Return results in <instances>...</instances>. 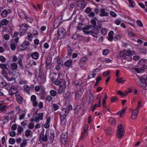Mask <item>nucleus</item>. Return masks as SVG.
Instances as JSON below:
<instances>
[{
	"label": "nucleus",
	"instance_id": "f257e3e1",
	"mask_svg": "<svg viewBox=\"0 0 147 147\" xmlns=\"http://www.w3.org/2000/svg\"><path fill=\"white\" fill-rule=\"evenodd\" d=\"M59 85L57 93L61 94L65 91L66 87V83L65 80L63 79H60V82Z\"/></svg>",
	"mask_w": 147,
	"mask_h": 147
},
{
	"label": "nucleus",
	"instance_id": "f03ea898",
	"mask_svg": "<svg viewBox=\"0 0 147 147\" xmlns=\"http://www.w3.org/2000/svg\"><path fill=\"white\" fill-rule=\"evenodd\" d=\"M124 127L121 124L118 126V129L117 132V137L119 139H120L123 137L124 134Z\"/></svg>",
	"mask_w": 147,
	"mask_h": 147
},
{
	"label": "nucleus",
	"instance_id": "7ed1b4c3",
	"mask_svg": "<svg viewBox=\"0 0 147 147\" xmlns=\"http://www.w3.org/2000/svg\"><path fill=\"white\" fill-rule=\"evenodd\" d=\"M137 77L140 81L139 85L144 88H145L147 86L146 82L147 80V75H143L141 77L137 76Z\"/></svg>",
	"mask_w": 147,
	"mask_h": 147
},
{
	"label": "nucleus",
	"instance_id": "20e7f679",
	"mask_svg": "<svg viewBox=\"0 0 147 147\" xmlns=\"http://www.w3.org/2000/svg\"><path fill=\"white\" fill-rule=\"evenodd\" d=\"M57 37L58 39H61L63 38L65 36V30L62 27H60L57 32Z\"/></svg>",
	"mask_w": 147,
	"mask_h": 147
},
{
	"label": "nucleus",
	"instance_id": "39448f33",
	"mask_svg": "<svg viewBox=\"0 0 147 147\" xmlns=\"http://www.w3.org/2000/svg\"><path fill=\"white\" fill-rule=\"evenodd\" d=\"M29 26L27 24L24 23L23 24L20 28V36L23 35L28 30Z\"/></svg>",
	"mask_w": 147,
	"mask_h": 147
},
{
	"label": "nucleus",
	"instance_id": "423d86ee",
	"mask_svg": "<svg viewBox=\"0 0 147 147\" xmlns=\"http://www.w3.org/2000/svg\"><path fill=\"white\" fill-rule=\"evenodd\" d=\"M18 38L17 37L12 40L10 45V48L12 50L14 51L16 49V46L18 42Z\"/></svg>",
	"mask_w": 147,
	"mask_h": 147
},
{
	"label": "nucleus",
	"instance_id": "0eeeda50",
	"mask_svg": "<svg viewBox=\"0 0 147 147\" xmlns=\"http://www.w3.org/2000/svg\"><path fill=\"white\" fill-rule=\"evenodd\" d=\"M134 52L130 50L126 51L125 50L121 51L119 53V56L121 57H122L125 56L129 55H133Z\"/></svg>",
	"mask_w": 147,
	"mask_h": 147
},
{
	"label": "nucleus",
	"instance_id": "6e6552de",
	"mask_svg": "<svg viewBox=\"0 0 147 147\" xmlns=\"http://www.w3.org/2000/svg\"><path fill=\"white\" fill-rule=\"evenodd\" d=\"M30 44V42L28 41L25 40L22 44L21 46H20L18 47V48L19 49L21 50H25Z\"/></svg>",
	"mask_w": 147,
	"mask_h": 147
},
{
	"label": "nucleus",
	"instance_id": "1a4fd4ad",
	"mask_svg": "<svg viewBox=\"0 0 147 147\" xmlns=\"http://www.w3.org/2000/svg\"><path fill=\"white\" fill-rule=\"evenodd\" d=\"M8 107L3 103H0V113H5L6 112Z\"/></svg>",
	"mask_w": 147,
	"mask_h": 147
},
{
	"label": "nucleus",
	"instance_id": "9d476101",
	"mask_svg": "<svg viewBox=\"0 0 147 147\" xmlns=\"http://www.w3.org/2000/svg\"><path fill=\"white\" fill-rule=\"evenodd\" d=\"M83 35L77 33V32L72 36V38L76 40H81L83 39Z\"/></svg>",
	"mask_w": 147,
	"mask_h": 147
},
{
	"label": "nucleus",
	"instance_id": "9b49d317",
	"mask_svg": "<svg viewBox=\"0 0 147 147\" xmlns=\"http://www.w3.org/2000/svg\"><path fill=\"white\" fill-rule=\"evenodd\" d=\"M38 78L42 82H44L45 81L46 77L44 75L42 71L40 69L39 70Z\"/></svg>",
	"mask_w": 147,
	"mask_h": 147
},
{
	"label": "nucleus",
	"instance_id": "f8f14e48",
	"mask_svg": "<svg viewBox=\"0 0 147 147\" xmlns=\"http://www.w3.org/2000/svg\"><path fill=\"white\" fill-rule=\"evenodd\" d=\"M11 11L10 9H4L1 13V16L3 18L6 17L8 14H10Z\"/></svg>",
	"mask_w": 147,
	"mask_h": 147
},
{
	"label": "nucleus",
	"instance_id": "ddd939ff",
	"mask_svg": "<svg viewBox=\"0 0 147 147\" xmlns=\"http://www.w3.org/2000/svg\"><path fill=\"white\" fill-rule=\"evenodd\" d=\"M36 98L35 95H32L31 97V100L32 102L33 106L34 107H36L38 105V102L36 100Z\"/></svg>",
	"mask_w": 147,
	"mask_h": 147
},
{
	"label": "nucleus",
	"instance_id": "4468645a",
	"mask_svg": "<svg viewBox=\"0 0 147 147\" xmlns=\"http://www.w3.org/2000/svg\"><path fill=\"white\" fill-rule=\"evenodd\" d=\"M48 139L47 135H44L43 132H42L40 136V141L46 142Z\"/></svg>",
	"mask_w": 147,
	"mask_h": 147
},
{
	"label": "nucleus",
	"instance_id": "2eb2a0df",
	"mask_svg": "<svg viewBox=\"0 0 147 147\" xmlns=\"http://www.w3.org/2000/svg\"><path fill=\"white\" fill-rule=\"evenodd\" d=\"M2 75L9 81H13L15 80L14 78L12 77H10L9 76L7 73H5L4 72L3 73Z\"/></svg>",
	"mask_w": 147,
	"mask_h": 147
},
{
	"label": "nucleus",
	"instance_id": "dca6fc26",
	"mask_svg": "<svg viewBox=\"0 0 147 147\" xmlns=\"http://www.w3.org/2000/svg\"><path fill=\"white\" fill-rule=\"evenodd\" d=\"M83 92L84 90L82 89L78 90L75 95L76 98L77 99H79L81 97Z\"/></svg>",
	"mask_w": 147,
	"mask_h": 147
},
{
	"label": "nucleus",
	"instance_id": "f3484780",
	"mask_svg": "<svg viewBox=\"0 0 147 147\" xmlns=\"http://www.w3.org/2000/svg\"><path fill=\"white\" fill-rule=\"evenodd\" d=\"M0 67L3 70L1 71V74L3 75V73L4 72L5 73H7L8 68L7 67V64L3 63H1L0 65Z\"/></svg>",
	"mask_w": 147,
	"mask_h": 147
},
{
	"label": "nucleus",
	"instance_id": "a211bd4d",
	"mask_svg": "<svg viewBox=\"0 0 147 147\" xmlns=\"http://www.w3.org/2000/svg\"><path fill=\"white\" fill-rule=\"evenodd\" d=\"M61 20L59 18H56L54 22V27L55 28H57L60 24V22Z\"/></svg>",
	"mask_w": 147,
	"mask_h": 147
},
{
	"label": "nucleus",
	"instance_id": "6ab92c4d",
	"mask_svg": "<svg viewBox=\"0 0 147 147\" xmlns=\"http://www.w3.org/2000/svg\"><path fill=\"white\" fill-rule=\"evenodd\" d=\"M69 112V110L66 109H63L60 113V115L67 116Z\"/></svg>",
	"mask_w": 147,
	"mask_h": 147
},
{
	"label": "nucleus",
	"instance_id": "aec40b11",
	"mask_svg": "<svg viewBox=\"0 0 147 147\" xmlns=\"http://www.w3.org/2000/svg\"><path fill=\"white\" fill-rule=\"evenodd\" d=\"M139 109H138L136 108L132 112L131 118L133 119H135L137 116L138 113V111Z\"/></svg>",
	"mask_w": 147,
	"mask_h": 147
},
{
	"label": "nucleus",
	"instance_id": "412c9836",
	"mask_svg": "<svg viewBox=\"0 0 147 147\" xmlns=\"http://www.w3.org/2000/svg\"><path fill=\"white\" fill-rule=\"evenodd\" d=\"M16 100L17 102L20 104H21L23 103V98L20 95L17 94L16 95Z\"/></svg>",
	"mask_w": 147,
	"mask_h": 147
},
{
	"label": "nucleus",
	"instance_id": "4be33fe9",
	"mask_svg": "<svg viewBox=\"0 0 147 147\" xmlns=\"http://www.w3.org/2000/svg\"><path fill=\"white\" fill-rule=\"evenodd\" d=\"M9 23V20L6 19H4L1 22H0V28H1L2 27V25H7Z\"/></svg>",
	"mask_w": 147,
	"mask_h": 147
},
{
	"label": "nucleus",
	"instance_id": "5701e85b",
	"mask_svg": "<svg viewBox=\"0 0 147 147\" xmlns=\"http://www.w3.org/2000/svg\"><path fill=\"white\" fill-rule=\"evenodd\" d=\"M30 56L32 58L35 59H37L39 57V53L37 52H35L32 53Z\"/></svg>",
	"mask_w": 147,
	"mask_h": 147
},
{
	"label": "nucleus",
	"instance_id": "b1692460",
	"mask_svg": "<svg viewBox=\"0 0 147 147\" xmlns=\"http://www.w3.org/2000/svg\"><path fill=\"white\" fill-rule=\"evenodd\" d=\"M99 31L97 30H93L92 31H89V33L91 34L93 36L96 37H97V34L99 33Z\"/></svg>",
	"mask_w": 147,
	"mask_h": 147
},
{
	"label": "nucleus",
	"instance_id": "393cba45",
	"mask_svg": "<svg viewBox=\"0 0 147 147\" xmlns=\"http://www.w3.org/2000/svg\"><path fill=\"white\" fill-rule=\"evenodd\" d=\"M23 58V57L22 56L20 55L18 58V62L19 66L22 68H23L24 67L22 61Z\"/></svg>",
	"mask_w": 147,
	"mask_h": 147
},
{
	"label": "nucleus",
	"instance_id": "a878e982",
	"mask_svg": "<svg viewBox=\"0 0 147 147\" xmlns=\"http://www.w3.org/2000/svg\"><path fill=\"white\" fill-rule=\"evenodd\" d=\"M91 26L90 25L86 26L83 28V31L84 33V34H87L89 33V31H87L90 28H91Z\"/></svg>",
	"mask_w": 147,
	"mask_h": 147
},
{
	"label": "nucleus",
	"instance_id": "bb28decb",
	"mask_svg": "<svg viewBox=\"0 0 147 147\" xmlns=\"http://www.w3.org/2000/svg\"><path fill=\"white\" fill-rule=\"evenodd\" d=\"M62 0H55L54 5L55 7H59L60 5L62 4Z\"/></svg>",
	"mask_w": 147,
	"mask_h": 147
},
{
	"label": "nucleus",
	"instance_id": "cd10ccee",
	"mask_svg": "<svg viewBox=\"0 0 147 147\" xmlns=\"http://www.w3.org/2000/svg\"><path fill=\"white\" fill-rule=\"evenodd\" d=\"M98 70V69H94L92 72H91L88 76L89 78H94L96 75L95 72L97 71L96 70Z\"/></svg>",
	"mask_w": 147,
	"mask_h": 147
},
{
	"label": "nucleus",
	"instance_id": "c85d7f7f",
	"mask_svg": "<svg viewBox=\"0 0 147 147\" xmlns=\"http://www.w3.org/2000/svg\"><path fill=\"white\" fill-rule=\"evenodd\" d=\"M108 15V13L106 12L104 9H102L100 11V16L101 17L106 16Z\"/></svg>",
	"mask_w": 147,
	"mask_h": 147
},
{
	"label": "nucleus",
	"instance_id": "c756f323",
	"mask_svg": "<svg viewBox=\"0 0 147 147\" xmlns=\"http://www.w3.org/2000/svg\"><path fill=\"white\" fill-rule=\"evenodd\" d=\"M86 4V2L82 1L78 3V6L80 8L83 9L85 7Z\"/></svg>",
	"mask_w": 147,
	"mask_h": 147
},
{
	"label": "nucleus",
	"instance_id": "7c9ffc66",
	"mask_svg": "<svg viewBox=\"0 0 147 147\" xmlns=\"http://www.w3.org/2000/svg\"><path fill=\"white\" fill-rule=\"evenodd\" d=\"M30 87L26 84H25L24 86V89L25 92H26L27 94H30Z\"/></svg>",
	"mask_w": 147,
	"mask_h": 147
},
{
	"label": "nucleus",
	"instance_id": "2f4dec72",
	"mask_svg": "<svg viewBox=\"0 0 147 147\" xmlns=\"http://www.w3.org/2000/svg\"><path fill=\"white\" fill-rule=\"evenodd\" d=\"M72 61L71 59L67 60L66 61L64 64L65 66L67 67H69L71 66L72 64Z\"/></svg>",
	"mask_w": 147,
	"mask_h": 147
},
{
	"label": "nucleus",
	"instance_id": "473e14b6",
	"mask_svg": "<svg viewBox=\"0 0 147 147\" xmlns=\"http://www.w3.org/2000/svg\"><path fill=\"white\" fill-rule=\"evenodd\" d=\"M73 51L72 49L69 45L67 46V55L68 56H71L72 55V53Z\"/></svg>",
	"mask_w": 147,
	"mask_h": 147
},
{
	"label": "nucleus",
	"instance_id": "72a5a7b5",
	"mask_svg": "<svg viewBox=\"0 0 147 147\" xmlns=\"http://www.w3.org/2000/svg\"><path fill=\"white\" fill-rule=\"evenodd\" d=\"M10 67L12 69L16 70L18 67L17 64L15 63H11L10 65Z\"/></svg>",
	"mask_w": 147,
	"mask_h": 147
},
{
	"label": "nucleus",
	"instance_id": "f704fd0d",
	"mask_svg": "<svg viewBox=\"0 0 147 147\" xmlns=\"http://www.w3.org/2000/svg\"><path fill=\"white\" fill-rule=\"evenodd\" d=\"M140 64L144 67L147 66V59H142L139 61Z\"/></svg>",
	"mask_w": 147,
	"mask_h": 147
},
{
	"label": "nucleus",
	"instance_id": "c9c22d12",
	"mask_svg": "<svg viewBox=\"0 0 147 147\" xmlns=\"http://www.w3.org/2000/svg\"><path fill=\"white\" fill-rule=\"evenodd\" d=\"M44 91L43 89H41L40 90L39 95L41 96V98L43 99L44 98Z\"/></svg>",
	"mask_w": 147,
	"mask_h": 147
},
{
	"label": "nucleus",
	"instance_id": "e433bc0d",
	"mask_svg": "<svg viewBox=\"0 0 147 147\" xmlns=\"http://www.w3.org/2000/svg\"><path fill=\"white\" fill-rule=\"evenodd\" d=\"M66 117V116H63V115H60V119L61 122V123H62V124L63 125H65L66 123H65V121L63 123V122L65 120Z\"/></svg>",
	"mask_w": 147,
	"mask_h": 147
},
{
	"label": "nucleus",
	"instance_id": "4c0bfd02",
	"mask_svg": "<svg viewBox=\"0 0 147 147\" xmlns=\"http://www.w3.org/2000/svg\"><path fill=\"white\" fill-rule=\"evenodd\" d=\"M65 136L64 138L63 137L61 138V140L62 143L64 144L65 145L67 141V135H66Z\"/></svg>",
	"mask_w": 147,
	"mask_h": 147
},
{
	"label": "nucleus",
	"instance_id": "58836bf2",
	"mask_svg": "<svg viewBox=\"0 0 147 147\" xmlns=\"http://www.w3.org/2000/svg\"><path fill=\"white\" fill-rule=\"evenodd\" d=\"M57 94V92L54 90H51L50 92V95L53 97L56 96Z\"/></svg>",
	"mask_w": 147,
	"mask_h": 147
},
{
	"label": "nucleus",
	"instance_id": "ea45409f",
	"mask_svg": "<svg viewBox=\"0 0 147 147\" xmlns=\"http://www.w3.org/2000/svg\"><path fill=\"white\" fill-rule=\"evenodd\" d=\"M97 20L96 17H94L91 20V23L94 26H96V20Z\"/></svg>",
	"mask_w": 147,
	"mask_h": 147
},
{
	"label": "nucleus",
	"instance_id": "a19ab883",
	"mask_svg": "<svg viewBox=\"0 0 147 147\" xmlns=\"http://www.w3.org/2000/svg\"><path fill=\"white\" fill-rule=\"evenodd\" d=\"M27 140L26 139H25L23 140L22 142L20 145V147H25L27 144Z\"/></svg>",
	"mask_w": 147,
	"mask_h": 147
},
{
	"label": "nucleus",
	"instance_id": "79ce46f5",
	"mask_svg": "<svg viewBox=\"0 0 147 147\" xmlns=\"http://www.w3.org/2000/svg\"><path fill=\"white\" fill-rule=\"evenodd\" d=\"M74 84L76 86H81L82 84V82L81 80H76L74 81Z\"/></svg>",
	"mask_w": 147,
	"mask_h": 147
},
{
	"label": "nucleus",
	"instance_id": "37998d69",
	"mask_svg": "<svg viewBox=\"0 0 147 147\" xmlns=\"http://www.w3.org/2000/svg\"><path fill=\"white\" fill-rule=\"evenodd\" d=\"M133 55H126L123 56L124 58V59L125 60H127V61H130L132 59V57L131 56Z\"/></svg>",
	"mask_w": 147,
	"mask_h": 147
},
{
	"label": "nucleus",
	"instance_id": "c03bdc74",
	"mask_svg": "<svg viewBox=\"0 0 147 147\" xmlns=\"http://www.w3.org/2000/svg\"><path fill=\"white\" fill-rule=\"evenodd\" d=\"M93 95L91 93L89 98V99L88 102V104L89 105H90L91 103H92L93 102Z\"/></svg>",
	"mask_w": 147,
	"mask_h": 147
},
{
	"label": "nucleus",
	"instance_id": "a18cd8bd",
	"mask_svg": "<svg viewBox=\"0 0 147 147\" xmlns=\"http://www.w3.org/2000/svg\"><path fill=\"white\" fill-rule=\"evenodd\" d=\"M31 132L30 129H27L26 130L25 132V135L26 137L29 136Z\"/></svg>",
	"mask_w": 147,
	"mask_h": 147
},
{
	"label": "nucleus",
	"instance_id": "49530a36",
	"mask_svg": "<svg viewBox=\"0 0 147 147\" xmlns=\"http://www.w3.org/2000/svg\"><path fill=\"white\" fill-rule=\"evenodd\" d=\"M60 79L58 78H56L55 81H54L53 83L57 86H58L60 82Z\"/></svg>",
	"mask_w": 147,
	"mask_h": 147
},
{
	"label": "nucleus",
	"instance_id": "de8ad7c7",
	"mask_svg": "<svg viewBox=\"0 0 147 147\" xmlns=\"http://www.w3.org/2000/svg\"><path fill=\"white\" fill-rule=\"evenodd\" d=\"M112 131V130L111 128L109 127L107 129L106 133L107 135H110L111 134Z\"/></svg>",
	"mask_w": 147,
	"mask_h": 147
},
{
	"label": "nucleus",
	"instance_id": "09e8293b",
	"mask_svg": "<svg viewBox=\"0 0 147 147\" xmlns=\"http://www.w3.org/2000/svg\"><path fill=\"white\" fill-rule=\"evenodd\" d=\"M129 3V6L133 7L135 5V2L133 0H128Z\"/></svg>",
	"mask_w": 147,
	"mask_h": 147
},
{
	"label": "nucleus",
	"instance_id": "8fccbe9b",
	"mask_svg": "<svg viewBox=\"0 0 147 147\" xmlns=\"http://www.w3.org/2000/svg\"><path fill=\"white\" fill-rule=\"evenodd\" d=\"M15 142V140L13 138H11L9 140V143L11 144H13Z\"/></svg>",
	"mask_w": 147,
	"mask_h": 147
},
{
	"label": "nucleus",
	"instance_id": "3c124183",
	"mask_svg": "<svg viewBox=\"0 0 147 147\" xmlns=\"http://www.w3.org/2000/svg\"><path fill=\"white\" fill-rule=\"evenodd\" d=\"M118 82V83H122L125 81V80L123 79V78H121L120 79H117L116 80Z\"/></svg>",
	"mask_w": 147,
	"mask_h": 147
},
{
	"label": "nucleus",
	"instance_id": "603ef678",
	"mask_svg": "<svg viewBox=\"0 0 147 147\" xmlns=\"http://www.w3.org/2000/svg\"><path fill=\"white\" fill-rule=\"evenodd\" d=\"M53 108L55 111H56L59 108V106L56 104H54L53 105Z\"/></svg>",
	"mask_w": 147,
	"mask_h": 147
},
{
	"label": "nucleus",
	"instance_id": "864d4df0",
	"mask_svg": "<svg viewBox=\"0 0 147 147\" xmlns=\"http://www.w3.org/2000/svg\"><path fill=\"white\" fill-rule=\"evenodd\" d=\"M128 35L130 37L135 36H136V34L131 31L129 32Z\"/></svg>",
	"mask_w": 147,
	"mask_h": 147
},
{
	"label": "nucleus",
	"instance_id": "5fc2aeb1",
	"mask_svg": "<svg viewBox=\"0 0 147 147\" xmlns=\"http://www.w3.org/2000/svg\"><path fill=\"white\" fill-rule=\"evenodd\" d=\"M88 59V58L87 57H84L82 58L81 59L80 62L79 63H80L82 62H86Z\"/></svg>",
	"mask_w": 147,
	"mask_h": 147
},
{
	"label": "nucleus",
	"instance_id": "6e6d98bb",
	"mask_svg": "<svg viewBox=\"0 0 147 147\" xmlns=\"http://www.w3.org/2000/svg\"><path fill=\"white\" fill-rule=\"evenodd\" d=\"M44 114L43 113H39L38 115V117L40 120H42L43 119V117Z\"/></svg>",
	"mask_w": 147,
	"mask_h": 147
},
{
	"label": "nucleus",
	"instance_id": "4d7b16f0",
	"mask_svg": "<svg viewBox=\"0 0 147 147\" xmlns=\"http://www.w3.org/2000/svg\"><path fill=\"white\" fill-rule=\"evenodd\" d=\"M0 61L2 63L6 61L5 58L3 56H0Z\"/></svg>",
	"mask_w": 147,
	"mask_h": 147
},
{
	"label": "nucleus",
	"instance_id": "13d9d810",
	"mask_svg": "<svg viewBox=\"0 0 147 147\" xmlns=\"http://www.w3.org/2000/svg\"><path fill=\"white\" fill-rule=\"evenodd\" d=\"M34 127V124L32 123H30L28 125V127L30 129H32Z\"/></svg>",
	"mask_w": 147,
	"mask_h": 147
},
{
	"label": "nucleus",
	"instance_id": "bf43d9fd",
	"mask_svg": "<svg viewBox=\"0 0 147 147\" xmlns=\"http://www.w3.org/2000/svg\"><path fill=\"white\" fill-rule=\"evenodd\" d=\"M1 84V86L2 87H5L6 86V83L5 81L3 80H2V81L1 82V83H0Z\"/></svg>",
	"mask_w": 147,
	"mask_h": 147
},
{
	"label": "nucleus",
	"instance_id": "052dcab7",
	"mask_svg": "<svg viewBox=\"0 0 147 147\" xmlns=\"http://www.w3.org/2000/svg\"><path fill=\"white\" fill-rule=\"evenodd\" d=\"M32 38V35L31 33H29L28 34V39L30 41H31Z\"/></svg>",
	"mask_w": 147,
	"mask_h": 147
},
{
	"label": "nucleus",
	"instance_id": "680f3d73",
	"mask_svg": "<svg viewBox=\"0 0 147 147\" xmlns=\"http://www.w3.org/2000/svg\"><path fill=\"white\" fill-rule=\"evenodd\" d=\"M138 25L140 27H142L143 24L141 21L140 20H138L136 22Z\"/></svg>",
	"mask_w": 147,
	"mask_h": 147
},
{
	"label": "nucleus",
	"instance_id": "e2e57ef3",
	"mask_svg": "<svg viewBox=\"0 0 147 147\" xmlns=\"http://www.w3.org/2000/svg\"><path fill=\"white\" fill-rule=\"evenodd\" d=\"M92 11L91 8L90 7H88L85 10V12L86 13H89Z\"/></svg>",
	"mask_w": 147,
	"mask_h": 147
},
{
	"label": "nucleus",
	"instance_id": "0e129e2a",
	"mask_svg": "<svg viewBox=\"0 0 147 147\" xmlns=\"http://www.w3.org/2000/svg\"><path fill=\"white\" fill-rule=\"evenodd\" d=\"M54 134H52L49 138V140L51 142H52L54 141Z\"/></svg>",
	"mask_w": 147,
	"mask_h": 147
},
{
	"label": "nucleus",
	"instance_id": "69168bd1",
	"mask_svg": "<svg viewBox=\"0 0 147 147\" xmlns=\"http://www.w3.org/2000/svg\"><path fill=\"white\" fill-rule=\"evenodd\" d=\"M109 52V51L108 49L104 50L103 51L102 54L104 55H107Z\"/></svg>",
	"mask_w": 147,
	"mask_h": 147
},
{
	"label": "nucleus",
	"instance_id": "338daca9",
	"mask_svg": "<svg viewBox=\"0 0 147 147\" xmlns=\"http://www.w3.org/2000/svg\"><path fill=\"white\" fill-rule=\"evenodd\" d=\"M52 99L53 98L51 97V96L49 95L46 98V100L49 102H50L52 100Z\"/></svg>",
	"mask_w": 147,
	"mask_h": 147
},
{
	"label": "nucleus",
	"instance_id": "774afa93",
	"mask_svg": "<svg viewBox=\"0 0 147 147\" xmlns=\"http://www.w3.org/2000/svg\"><path fill=\"white\" fill-rule=\"evenodd\" d=\"M52 59L50 57H48L47 58L46 60V63H51Z\"/></svg>",
	"mask_w": 147,
	"mask_h": 147
}]
</instances>
